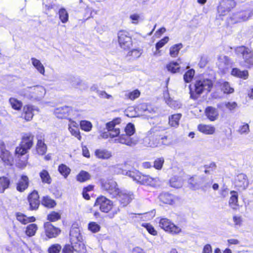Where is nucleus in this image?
Returning a JSON list of instances; mask_svg holds the SVG:
<instances>
[{"instance_id":"obj_1","label":"nucleus","mask_w":253,"mask_h":253,"mask_svg":"<svg viewBox=\"0 0 253 253\" xmlns=\"http://www.w3.org/2000/svg\"><path fill=\"white\" fill-rule=\"evenodd\" d=\"M213 85L211 80L208 79H201L195 82L193 87L189 85L190 98L197 99L204 91L209 92Z\"/></svg>"},{"instance_id":"obj_2","label":"nucleus","mask_w":253,"mask_h":253,"mask_svg":"<svg viewBox=\"0 0 253 253\" xmlns=\"http://www.w3.org/2000/svg\"><path fill=\"white\" fill-rule=\"evenodd\" d=\"M46 93L45 88L39 85L28 86L20 91V95L31 100L40 101Z\"/></svg>"},{"instance_id":"obj_3","label":"nucleus","mask_w":253,"mask_h":253,"mask_svg":"<svg viewBox=\"0 0 253 253\" xmlns=\"http://www.w3.org/2000/svg\"><path fill=\"white\" fill-rule=\"evenodd\" d=\"M126 134H121L118 138L115 139V142L126 144L129 146H133L139 142V138L136 136L131 137L135 132L134 126L128 124L125 128Z\"/></svg>"},{"instance_id":"obj_4","label":"nucleus","mask_w":253,"mask_h":253,"mask_svg":"<svg viewBox=\"0 0 253 253\" xmlns=\"http://www.w3.org/2000/svg\"><path fill=\"white\" fill-rule=\"evenodd\" d=\"M234 51L238 56L241 57L243 61V65L250 68L253 65V51L250 48L244 45L234 48Z\"/></svg>"},{"instance_id":"obj_5","label":"nucleus","mask_w":253,"mask_h":253,"mask_svg":"<svg viewBox=\"0 0 253 253\" xmlns=\"http://www.w3.org/2000/svg\"><path fill=\"white\" fill-rule=\"evenodd\" d=\"M34 136L31 133L23 135L20 145L15 149V155L18 157L26 154L33 145Z\"/></svg>"},{"instance_id":"obj_6","label":"nucleus","mask_w":253,"mask_h":253,"mask_svg":"<svg viewBox=\"0 0 253 253\" xmlns=\"http://www.w3.org/2000/svg\"><path fill=\"white\" fill-rule=\"evenodd\" d=\"M145 146L156 147L161 145L160 135L156 133L154 128L146 133L140 141Z\"/></svg>"},{"instance_id":"obj_7","label":"nucleus","mask_w":253,"mask_h":253,"mask_svg":"<svg viewBox=\"0 0 253 253\" xmlns=\"http://www.w3.org/2000/svg\"><path fill=\"white\" fill-rule=\"evenodd\" d=\"M159 226L165 230L172 235L178 234L181 232V228L174 224L171 221L167 218H162L159 222Z\"/></svg>"},{"instance_id":"obj_8","label":"nucleus","mask_w":253,"mask_h":253,"mask_svg":"<svg viewBox=\"0 0 253 253\" xmlns=\"http://www.w3.org/2000/svg\"><path fill=\"white\" fill-rule=\"evenodd\" d=\"M118 40L120 47L125 49H129L132 44L130 34L125 30L120 31L118 33Z\"/></svg>"},{"instance_id":"obj_9","label":"nucleus","mask_w":253,"mask_h":253,"mask_svg":"<svg viewBox=\"0 0 253 253\" xmlns=\"http://www.w3.org/2000/svg\"><path fill=\"white\" fill-rule=\"evenodd\" d=\"M101 188L113 197H116L120 190L117 182L112 179L102 180Z\"/></svg>"},{"instance_id":"obj_10","label":"nucleus","mask_w":253,"mask_h":253,"mask_svg":"<svg viewBox=\"0 0 253 253\" xmlns=\"http://www.w3.org/2000/svg\"><path fill=\"white\" fill-rule=\"evenodd\" d=\"M94 206L98 207L102 212H108L113 207V202L102 196L96 199Z\"/></svg>"},{"instance_id":"obj_11","label":"nucleus","mask_w":253,"mask_h":253,"mask_svg":"<svg viewBox=\"0 0 253 253\" xmlns=\"http://www.w3.org/2000/svg\"><path fill=\"white\" fill-rule=\"evenodd\" d=\"M236 5L233 0H221L217 7V11L219 15H226Z\"/></svg>"},{"instance_id":"obj_12","label":"nucleus","mask_w":253,"mask_h":253,"mask_svg":"<svg viewBox=\"0 0 253 253\" xmlns=\"http://www.w3.org/2000/svg\"><path fill=\"white\" fill-rule=\"evenodd\" d=\"M121 120L118 118L106 124V128L109 132L110 137L113 138L118 137L117 138H118L120 136L118 135L120 133V130L119 128L116 127V125L119 124Z\"/></svg>"},{"instance_id":"obj_13","label":"nucleus","mask_w":253,"mask_h":253,"mask_svg":"<svg viewBox=\"0 0 253 253\" xmlns=\"http://www.w3.org/2000/svg\"><path fill=\"white\" fill-rule=\"evenodd\" d=\"M120 201L123 206H126L134 198L133 194L126 190H119L118 194L115 197Z\"/></svg>"},{"instance_id":"obj_14","label":"nucleus","mask_w":253,"mask_h":253,"mask_svg":"<svg viewBox=\"0 0 253 253\" xmlns=\"http://www.w3.org/2000/svg\"><path fill=\"white\" fill-rule=\"evenodd\" d=\"M34 111L38 112V108L31 105H25L23 108L22 116L27 121H30L34 116Z\"/></svg>"},{"instance_id":"obj_15","label":"nucleus","mask_w":253,"mask_h":253,"mask_svg":"<svg viewBox=\"0 0 253 253\" xmlns=\"http://www.w3.org/2000/svg\"><path fill=\"white\" fill-rule=\"evenodd\" d=\"M30 208L31 210H36L40 205L39 196L37 191H33L28 196Z\"/></svg>"},{"instance_id":"obj_16","label":"nucleus","mask_w":253,"mask_h":253,"mask_svg":"<svg viewBox=\"0 0 253 253\" xmlns=\"http://www.w3.org/2000/svg\"><path fill=\"white\" fill-rule=\"evenodd\" d=\"M45 234L49 238H55L60 233V230L53 226L50 222H46L44 225Z\"/></svg>"},{"instance_id":"obj_17","label":"nucleus","mask_w":253,"mask_h":253,"mask_svg":"<svg viewBox=\"0 0 253 253\" xmlns=\"http://www.w3.org/2000/svg\"><path fill=\"white\" fill-rule=\"evenodd\" d=\"M235 185L239 189H246L249 185L247 175L243 173L239 174L235 178Z\"/></svg>"},{"instance_id":"obj_18","label":"nucleus","mask_w":253,"mask_h":253,"mask_svg":"<svg viewBox=\"0 0 253 253\" xmlns=\"http://www.w3.org/2000/svg\"><path fill=\"white\" fill-rule=\"evenodd\" d=\"M0 157L5 165L10 166L12 165L13 162L12 156L8 151L3 148L2 143L0 146Z\"/></svg>"},{"instance_id":"obj_19","label":"nucleus","mask_w":253,"mask_h":253,"mask_svg":"<svg viewBox=\"0 0 253 253\" xmlns=\"http://www.w3.org/2000/svg\"><path fill=\"white\" fill-rule=\"evenodd\" d=\"M217 64L219 69L222 71L225 72L226 69L232 65V62L227 56L221 55L218 58Z\"/></svg>"},{"instance_id":"obj_20","label":"nucleus","mask_w":253,"mask_h":253,"mask_svg":"<svg viewBox=\"0 0 253 253\" xmlns=\"http://www.w3.org/2000/svg\"><path fill=\"white\" fill-rule=\"evenodd\" d=\"M68 129L73 136H74L79 140H81V136L80 135L78 123L74 121L70 120L69 123L68 124Z\"/></svg>"},{"instance_id":"obj_21","label":"nucleus","mask_w":253,"mask_h":253,"mask_svg":"<svg viewBox=\"0 0 253 253\" xmlns=\"http://www.w3.org/2000/svg\"><path fill=\"white\" fill-rule=\"evenodd\" d=\"M29 180L26 175H22L17 183L16 189L19 192L24 191L29 186Z\"/></svg>"},{"instance_id":"obj_22","label":"nucleus","mask_w":253,"mask_h":253,"mask_svg":"<svg viewBox=\"0 0 253 253\" xmlns=\"http://www.w3.org/2000/svg\"><path fill=\"white\" fill-rule=\"evenodd\" d=\"M253 15V10L249 9L245 11H240L236 17L237 22H242L248 20Z\"/></svg>"},{"instance_id":"obj_23","label":"nucleus","mask_w":253,"mask_h":253,"mask_svg":"<svg viewBox=\"0 0 253 253\" xmlns=\"http://www.w3.org/2000/svg\"><path fill=\"white\" fill-rule=\"evenodd\" d=\"M71 110L70 107L65 106L56 108L54 110V114L57 118L62 119L69 115Z\"/></svg>"},{"instance_id":"obj_24","label":"nucleus","mask_w":253,"mask_h":253,"mask_svg":"<svg viewBox=\"0 0 253 253\" xmlns=\"http://www.w3.org/2000/svg\"><path fill=\"white\" fill-rule=\"evenodd\" d=\"M158 179L157 178H152L148 175H141L138 183L141 184L148 185L154 186L156 185Z\"/></svg>"},{"instance_id":"obj_25","label":"nucleus","mask_w":253,"mask_h":253,"mask_svg":"<svg viewBox=\"0 0 253 253\" xmlns=\"http://www.w3.org/2000/svg\"><path fill=\"white\" fill-rule=\"evenodd\" d=\"M205 114L211 121L216 120L218 117V112L216 109L212 107H208L205 110Z\"/></svg>"},{"instance_id":"obj_26","label":"nucleus","mask_w":253,"mask_h":253,"mask_svg":"<svg viewBox=\"0 0 253 253\" xmlns=\"http://www.w3.org/2000/svg\"><path fill=\"white\" fill-rule=\"evenodd\" d=\"M202 180L201 176H192L189 179L188 184L191 189L194 190L199 189H200Z\"/></svg>"},{"instance_id":"obj_27","label":"nucleus","mask_w":253,"mask_h":253,"mask_svg":"<svg viewBox=\"0 0 253 253\" xmlns=\"http://www.w3.org/2000/svg\"><path fill=\"white\" fill-rule=\"evenodd\" d=\"M160 200L163 202L164 203L172 205L175 203L176 201V198L169 193H163L160 195Z\"/></svg>"},{"instance_id":"obj_28","label":"nucleus","mask_w":253,"mask_h":253,"mask_svg":"<svg viewBox=\"0 0 253 253\" xmlns=\"http://www.w3.org/2000/svg\"><path fill=\"white\" fill-rule=\"evenodd\" d=\"M198 130L207 135H211L215 132V128L211 125L200 124L198 126Z\"/></svg>"},{"instance_id":"obj_29","label":"nucleus","mask_w":253,"mask_h":253,"mask_svg":"<svg viewBox=\"0 0 253 253\" xmlns=\"http://www.w3.org/2000/svg\"><path fill=\"white\" fill-rule=\"evenodd\" d=\"M95 155L97 158L103 160H107L112 157L111 152L106 149H97Z\"/></svg>"},{"instance_id":"obj_30","label":"nucleus","mask_w":253,"mask_h":253,"mask_svg":"<svg viewBox=\"0 0 253 253\" xmlns=\"http://www.w3.org/2000/svg\"><path fill=\"white\" fill-rule=\"evenodd\" d=\"M231 75L234 77L246 80L248 78L249 73L247 70L241 71L238 68H235L232 70Z\"/></svg>"},{"instance_id":"obj_31","label":"nucleus","mask_w":253,"mask_h":253,"mask_svg":"<svg viewBox=\"0 0 253 253\" xmlns=\"http://www.w3.org/2000/svg\"><path fill=\"white\" fill-rule=\"evenodd\" d=\"M70 241L71 243L78 242L82 240V236L78 228H73L70 231Z\"/></svg>"},{"instance_id":"obj_32","label":"nucleus","mask_w":253,"mask_h":253,"mask_svg":"<svg viewBox=\"0 0 253 253\" xmlns=\"http://www.w3.org/2000/svg\"><path fill=\"white\" fill-rule=\"evenodd\" d=\"M180 61V58H178L177 61H171L166 66L168 70L173 74L179 72L180 67L178 62Z\"/></svg>"},{"instance_id":"obj_33","label":"nucleus","mask_w":253,"mask_h":253,"mask_svg":"<svg viewBox=\"0 0 253 253\" xmlns=\"http://www.w3.org/2000/svg\"><path fill=\"white\" fill-rule=\"evenodd\" d=\"M36 150L39 155H44L47 151V146L42 137L38 139Z\"/></svg>"},{"instance_id":"obj_34","label":"nucleus","mask_w":253,"mask_h":253,"mask_svg":"<svg viewBox=\"0 0 253 253\" xmlns=\"http://www.w3.org/2000/svg\"><path fill=\"white\" fill-rule=\"evenodd\" d=\"M183 47L181 43L174 44L170 47L169 54L171 57L176 58L178 56L180 50Z\"/></svg>"},{"instance_id":"obj_35","label":"nucleus","mask_w":253,"mask_h":253,"mask_svg":"<svg viewBox=\"0 0 253 253\" xmlns=\"http://www.w3.org/2000/svg\"><path fill=\"white\" fill-rule=\"evenodd\" d=\"M31 60L32 65L36 70L40 74L44 75L45 73V68L41 62L39 60L34 57L31 58Z\"/></svg>"},{"instance_id":"obj_36","label":"nucleus","mask_w":253,"mask_h":253,"mask_svg":"<svg viewBox=\"0 0 253 253\" xmlns=\"http://www.w3.org/2000/svg\"><path fill=\"white\" fill-rule=\"evenodd\" d=\"M10 181L9 178L6 176L0 177V193H3L9 187Z\"/></svg>"},{"instance_id":"obj_37","label":"nucleus","mask_w":253,"mask_h":253,"mask_svg":"<svg viewBox=\"0 0 253 253\" xmlns=\"http://www.w3.org/2000/svg\"><path fill=\"white\" fill-rule=\"evenodd\" d=\"M8 102L12 108L14 110L20 111L21 109L23 103L20 100L14 97H10L9 99Z\"/></svg>"},{"instance_id":"obj_38","label":"nucleus","mask_w":253,"mask_h":253,"mask_svg":"<svg viewBox=\"0 0 253 253\" xmlns=\"http://www.w3.org/2000/svg\"><path fill=\"white\" fill-rule=\"evenodd\" d=\"M231 196L229 201L230 207L234 209H237L238 207V194L236 192L232 191L231 192Z\"/></svg>"},{"instance_id":"obj_39","label":"nucleus","mask_w":253,"mask_h":253,"mask_svg":"<svg viewBox=\"0 0 253 253\" xmlns=\"http://www.w3.org/2000/svg\"><path fill=\"white\" fill-rule=\"evenodd\" d=\"M15 156L18 159L16 163L17 167L21 169L26 167L28 163V156L26 154L24 156H20L19 157L16 155Z\"/></svg>"},{"instance_id":"obj_40","label":"nucleus","mask_w":253,"mask_h":253,"mask_svg":"<svg viewBox=\"0 0 253 253\" xmlns=\"http://www.w3.org/2000/svg\"><path fill=\"white\" fill-rule=\"evenodd\" d=\"M169 183L171 187L179 188L182 187L183 180L180 177L174 176L170 179Z\"/></svg>"},{"instance_id":"obj_41","label":"nucleus","mask_w":253,"mask_h":253,"mask_svg":"<svg viewBox=\"0 0 253 253\" xmlns=\"http://www.w3.org/2000/svg\"><path fill=\"white\" fill-rule=\"evenodd\" d=\"M90 178V174L88 172L84 170L81 171L76 176L77 180L80 182H85Z\"/></svg>"},{"instance_id":"obj_42","label":"nucleus","mask_w":253,"mask_h":253,"mask_svg":"<svg viewBox=\"0 0 253 253\" xmlns=\"http://www.w3.org/2000/svg\"><path fill=\"white\" fill-rule=\"evenodd\" d=\"M73 245L74 251L79 253H84L85 252V248L84 245L82 243V241L74 243H71Z\"/></svg>"},{"instance_id":"obj_43","label":"nucleus","mask_w":253,"mask_h":253,"mask_svg":"<svg viewBox=\"0 0 253 253\" xmlns=\"http://www.w3.org/2000/svg\"><path fill=\"white\" fill-rule=\"evenodd\" d=\"M180 114H174L169 118V124L173 127H176L179 125V121L181 118Z\"/></svg>"},{"instance_id":"obj_44","label":"nucleus","mask_w":253,"mask_h":253,"mask_svg":"<svg viewBox=\"0 0 253 253\" xmlns=\"http://www.w3.org/2000/svg\"><path fill=\"white\" fill-rule=\"evenodd\" d=\"M40 176L43 183L50 184L51 182V178L47 170H42L40 172Z\"/></svg>"},{"instance_id":"obj_45","label":"nucleus","mask_w":253,"mask_h":253,"mask_svg":"<svg viewBox=\"0 0 253 253\" xmlns=\"http://www.w3.org/2000/svg\"><path fill=\"white\" fill-rule=\"evenodd\" d=\"M38 226L36 224H30L26 227V234L29 237L33 236L35 235Z\"/></svg>"},{"instance_id":"obj_46","label":"nucleus","mask_w":253,"mask_h":253,"mask_svg":"<svg viewBox=\"0 0 253 253\" xmlns=\"http://www.w3.org/2000/svg\"><path fill=\"white\" fill-rule=\"evenodd\" d=\"M201 178L202 180L200 189H202L203 190H206L207 189L211 187L213 182L212 179L207 178L204 176H201Z\"/></svg>"},{"instance_id":"obj_47","label":"nucleus","mask_w":253,"mask_h":253,"mask_svg":"<svg viewBox=\"0 0 253 253\" xmlns=\"http://www.w3.org/2000/svg\"><path fill=\"white\" fill-rule=\"evenodd\" d=\"M42 204L47 208H52L56 205L55 201L47 196L43 198Z\"/></svg>"},{"instance_id":"obj_48","label":"nucleus","mask_w":253,"mask_h":253,"mask_svg":"<svg viewBox=\"0 0 253 253\" xmlns=\"http://www.w3.org/2000/svg\"><path fill=\"white\" fill-rule=\"evenodd\" d=\"M59 18L63 23H66L68 21V13L64 8H61L59 10Z\"/></svg>"},{"instance_id":"obj_49","label":"nucleus","mask_w":253,"mask_h":253,"mask_svg":"<svg viewBox=\"0 0 253 253\" xmlns=\"http://www.w3.org/2000/svg\"><path fill=\"white\" fill-rule=\"evenodd\" d=\"M237 131L241 135L247 134L250 132V127L248 124L243 123L242 125L240 126Z\"/></svg>"},{"instance_id":"obj_50","label":"nucleus","mask_w":253,"mask_h":253,"mask_svg":"<svg viewBox=\"0 0 253 253\" xmlns=\"http://www.w3.org/2000/svg\"><path fill=\"white\" fill-rule=\"evenodd\" d=\"M59 172L65 177L66 178L70 173V169L66 165L61 164L58 167Z\"/></svg>"},{"instance_id":"obj_51","label":"nucleus","mask_w":253,"mask_h":253,"mask_svg":"<svg viewBox=\"0 0 253 253\" xmlns=\"http://www.w3.org/2000/svg\"><path fill=\"white\" fill-rule=\"evenodd\" d=\"M126 175L132 178L134 181L139 182L141 175L138 171H128L126 172Z\"/></svg>"},{"instance_id":"obj_52","label":"nucleus","mask_w":253,"mask_h":253,"mask_svg":"<svg viewBox=\"0 0 253 253\" xmlns=\"http://www.w3.org/2000/svg\"><path fill=\"white\" fill-rule=\"evenodd\" d=\"M140 91L136 89L131 92H126L125 94V96L128 99L133 100L137 98L140 96Z\"/></svg>"},{"instance_id":"obj_53","label":"nucleus","mask_w":253,"mask_h":253,"mask_svg":"<svg viewBox=\"0 0 253 253\" xmlns=\"http://www.w3.org/2000/svg\"><path fill=\"white\" fill-rule=\"evenodd\" d=\"M195 75V71L190 69L187 71L183 76V79L186 83H190L194 77Z\"/></svg>"},{"instance_id":"obj_54","label":"nucleus","mask_w":253,"mask_h":253,"mask_svg":"<svg viewBox=\"0 0 253 253\" xmlns=\"http://www.w3.org/2000/svg\"><path fill=\"white\" fill-rule=\"evenodd\" d=\"M80 126L82 129L85 131H89L92 127V124L87 121H81Z\"/></svg>"},{"instance_id":"obj_55","label":"nucleus","mask_w":253,"mask_h":253,"mask_svg":"<svg viewBox=\"0 0 253 253\" xmlns=\"http://www.w3.org/2000/svg\"><path fill=\"white\" fill-rule=\"evenodd\" d=\"M100 228V226L95 222H91L88 225V229L92 233L98 232Z\"/></svg>"},{"instance_id":"obj_56","label":"nucleus","mask_w":253,"mask_h":253,"mask_svg":"<svg viewBox=\"0 0 253 253\" xmlns=\"http://www.w3.org/2000/svg\"><path fill=\"white\" fill-rule=\"evenodd\" d=\"M142 226L146 228L147 231L151 235L155 236L157 235V231L155 229L154 227L149 223H142Z\"/></svg>"},{"instance_id":"obj_57","label":"nucleus","mask_w":253,"mask_h":253,"mask_svg":"<svg viewBox=\"0 0 253 253\" xmlns=\"http://www.w3.org/2000/svg\"><path fill=\"white\" fill-rule=\"evenodd\" d=\"M61 218L60 214L55 211H52L49 213L47 216V219L51 222H54L58 220Z\"/></svg>"},{"instance_id":"obj_58","label":"nucleus","mask_w":253,"mask_h":253,"mask_svg":"<svg viewBox=\"0 0 253 253\" xmlns=\"http://www.w3.org/2000/svg\"><path fill=\"white\" fill-rule=\"evenodd\" d=\"M164 163L163 158H159L156 159L154 162V167L158 170L161 169Z\"/></svg>"},{"instance_id":"obj_59","label":"nucleus","mask_w":253,"mask_h":253,"mask_svg":"<svg viewBox=\"0 0 253 253\" xmlns=\"http://www.w3.org/2000/svg\"><path fill=\"white\" fill-rule=\"evenodd\" d=\"M61 250V246L58 244L51 246L48 249L49 253H58Z\"/></svg>"},{"instance_id":"obj_60","label":"nucleus","mask_w":253,"mask_h":253,"mask_svg":"<svg viewBox=\"0 0 253 253\" xmlns=\"http://www.w3.org/2000/svg\"><path fill=\"white\" fill-rule=\"evenodd\" d=\"M222 90L225 93H231L234 91V89L230 86L228 82L223 83L222 85Z\"/></svg>"},{"instance_id":"obj_61","label":"nucleus","mask_w":253,"mask_h":253,"mask_svg":"<svg viewBox=\"0 0 253 253\" xmlns=\"http://www.w3.org/2000/svg\"><path fill=\"white\" fill-rule=\"evenodd\" d=\"M169 41L168 37H165L156 44V49H160L163 47Z\"/></svg>"},{"instance_id":"obj_62","label":"nucleus","mask_w":253,"mask_h":253,"mask_svg":"<svg viewBox=\"0 0 253 253\" xmlns=\"http://www.w3.org/2000/svg\"><path fill=\"white\" fill-rule=\"evenodd\" d=\"M16 217L17 219L24 224H26L29 222V218L22 213H17Z\"/></svg>"},{"instance_id":"obj_63","label":"nucleus","mask_w":253,"mask_h":253,"mask_svg":"<svg viewBox=\"0 0 253 253\" xmlns=\"http://www.w3.org/2000/svg\"><path fill=\"white\" fill-rule=\"evenodd\" d=\"M109 169L110 171L116 174H120L123 172V170L120 167L119 165L110 166L109 167Z\"/></svg>"},{"instance_id":"obj_64","label":"nucleus","mask_w":253,"mask_h":253,"mask_svg":"<svg viewBox=\"0 0 253 253\" xmlns=\"http://www.w3.org/2000/svg\"><path fill=\"white\" fill-rule=\"evenodd\" d=\"M73 245H66L63 249V253H73Z\"/></svg>"}]
</instances>
